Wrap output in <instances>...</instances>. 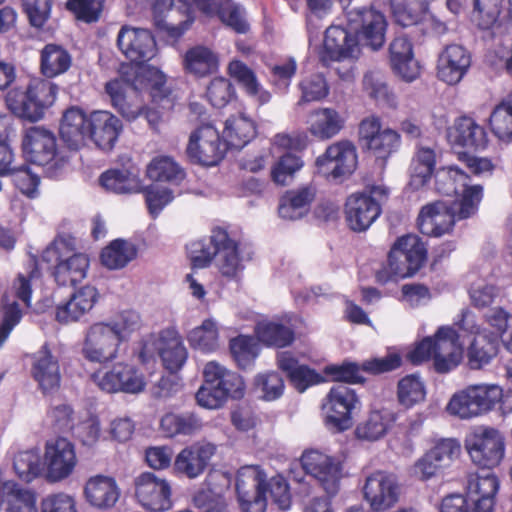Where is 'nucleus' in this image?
Listing matches in <instances>:
<instances>
[{"instance_id":"obj_1","label":"nucleus","mask_w":512,"mask_h":512,"mask_svg":"<svg viewBox=\"0 0 512 512\" xmlns=\"http://www.w3.org/2000/svg\"><path fill=\"white\" fill-rule=\"evenodd\" d=\"M106 92L113 107L127 121H134L144 112V103L138 92L148 91L152 101L163 109L174 105L170 91L166 87L165 75L154 66L137 67L134 78L115 79L106 84Z\"/></svg>"},{"instance_id":"obj_2","label":"nucleus","mask_w":512,"mask_h":512,"mask_svg":"<svg viewBox=\"0 0 512 512\" xmlns=\"http://www.w3.org/2000/svg\"><path fill=\"white\" fill-rule=\"evenodd\" d=\"M58 93L56 84L45 79H33L25 90L13 89L6 96L9 110L19 118L35 122L51 107Z\"/></svg>"},{"instance_id":"obj_3","label":"nucleus","mask_w":512,"mask_h":512,"mask_svg":"<svg viewBox=\"0 0 512 512\" xmlns=\"http://www.w3.org/2000/svg\"><path fill=\"white\" fill-rule=\"evenodd\" d=\"M427 250L416 235H405L392 246L387 265L377 272L381 283L413 276L426 260Z\"/></svg>"},{"instance_id":"obj_4","label":"nucleus","mask_w":512,"mask_h":512,"mask_svg":"<svg viewBox=\"0 0 512 512\" xmlns=\"http://www.w3.org/2000/svg\"><path fill=\"white\" fill-rule=\"evenodd\" d=\"M159 354L164 367L174 373L187 361L188 351L180 334L173 328L162 330L159 334H150L142 341L140 360L145 363L155 354Z\"/></svg>"},{"instance_id":"obj_5","label":"nucleus","mask_w":512,"mask_h":512,"mask_svg":"<svg viewBox=\"0 0 512 512\" xmlns=\"http://www.w3.org/2000/svg\"><path fill=\"white\" fill-rule=\"evenodd\" d=\"M503 396L497 385H471L455 393L447 405V411L461 419H471L490 411Z\"/></svg>"},{"instance_id":"obj_6","label":"nucleus","mask_w":512,"mask_h":512,"mask_svg":"<svg viewBox=\"0 0 512 512\" xmlns=\"http://www.w3.org/2000/svg\"><path fill=\"white\" fill-rule=\"evenodd\" d=\"M465 448L475 465L490 470L504 458L505 438L493 427L477 426L467 434Z\"/></svg>"},{"instance_id":"obj_7","label":"nucleus","mask_w":512,"mask_h":512,"mask_svg":"<svg viewBox=\"0 0 512 512\" xmlns=\"http://www.w3.org/2000/svg\"><path fill=\"white\" fill-rule=\"evenodd\" d=\"M42 259L55 265L54 277L59 285H75L87 275L89 258L84 253H71L64 240H56L42 254Z\"/></svg>"},{"instance_id":"obj_8","label":"nucleus","mask_w":512,"mask_h":512,"mask_svg":"<svg viewBox=\"0 0 512 512\" xmlns=\"http://www.w3.org/2000/svg\"><path fill=\"white\" fill-rule=\"evenodd\" d=\"M91 379L101 391L109 394L137 395L142 393L147 385L144 374L135 365L125 362L98 369L92 374Z\"/></svg>"},{"instance_id":"obj_9","label":"nucleus","mask_w":512,"mask_h":512,"mask_svg":"<svg viewBox=\"0 0 512 512\" xmlns=\"http://www.w3.org/2000/svg\"><path fill=\"white\" fill-rule=\"evenodd\" d=\"M201 0H155L153 19L155 25L173 38L186 33L195 20L194 8L199 9Z\"/></svg>"},{"instance_id":"obj_10","label":"nucleus","mask_w":512,"mask_h":512,"mask_svg":"<svg viewBox=\"0 0 512 512\" xmlns=\"http://www.w3.org/2000/svg\"><path fill=\"white\" fill-rule=\"evenodd\" d=\"M22 145L29 160L46 167V173L50 177L57 176L66 164L65 159L58 154L55 135L44 127L35 126L28 129Z\"/></svg>"},{"instance_id":"obj_11","label":"nucleus","mask_w":512,"mask_h":512,"mask_svg":"<svg viewBox=\"0 0 512 512\" xmlns=\"http://www.w3.org/2000/svg\"><path fill=\"white\" fill-rule=\"evenodd\" d=\"M441 175L451 183L447 187L439 186V191L447 195L461 192V198L449 207L451 212L455 214L456 221L475 215L483 197V187L479 184L470 185L469 176L457 166H448L442 169Z\"/></svg>"},{"instance_id":"obj_12","label":"nucleus","mask_w":512,"mask_h":512,"mask_svg":"<svg viewBox=\"0 0 512 512\" xmlns=\"http://www.w3.org/2000/svg\"><path fill=\"white\" fill-rule=\"evenodd\" d=\"M121 345L108 323L103 320L86 328L80 352L89 363L107 364L119 358Z\"/></svg>"},{"instance_id":"obj_13","label":"nucleus","mask_w":512,"mask_h":512,"mask_svg":"<svg viewBox=\"0 0 512 512\" xmlns=\"http://www.w3.org/2000/svg\"><path fill=\"white\" fill-rule=\"evenodd\" d=\"M78 464L74 443L65 437L48 439L44 445L43 467L49 482H61L70 477Z\"/></svg>"},{"instance_id":"obj_14","label":"nucleus","mask_w":512,"mask_h":512,"mask_svg":"<svg viewBox=\"0 0 512 512\" xmlns=\"http://www.w3.org/2000/svg\"><path fill=\"white\" fill-rule=\"evenodd\" d=\"M347 25L362 45L377 50L385 42L386 20L373 8H346Z\"/></svg>"},{"instance_id":"obj_15","label":"nucleus","mask_w":512,"mask_h":512,"mask_svg":"<svg viewBox=\"0 0 512 512\" xmlns=\"http://www.w3.org/2000/svg\"><path fill=\"white\" fill-rule=\"evenodd\" d=\"M236 492L242 512L266 511V474L259 466L246 465L238 470Z\"/></svg>"},{"instance_id":"obj_16","label":"nucleus","mask_w":512,"mask_h":512,"mask_svg":"<svg viewBox=\"0 0 512 512\" xmlns=\"http://www.w3.org/2000/svg\"><path fill=\"white\" fill-rule=\"evenodd\" d=\"M362 493L372 511L384 512L399 501L401 485L395 474L377 470L365 477Z\"/></svg>"},{"instance_id":"obj_17","label":"nucleus","mask_w":512,"mask_h":512,"mask_svg":"<svg viewBox=\"0 0 512 512\" xmlns=\"http://www.w3.org/2000/svg\"><path fill=\"white\" fill-rule=\"evenodd\" d=\"M357 150L348 140H340L327 147L315 161L317 172L327 179L343 180L357 167Z\"/></svg>"},{"instance_id":"obj_18","label":"nucleus","mask_w":512,"mask_h":512,"mask_svg":"<svg viewBox=\"0 0 512 512\" xmlns=\"http://www.w3.org/2000/svg\"><path fill=\"white\" fill-rule=\"evenodd\" d=\"M359 405L355 391L346 384L334 385L327 394L322 408L326 425L335 431H345L352 426V411Z\"/></svg>"},{"instance_id":"obj_19","label":"nucleus","mask_w":512,"mask_h":512,"mask_svg":"<svg viewBox=\"0 0 512 512\" xmlns=\"http://www.w3.org/2000/svg\"><path fill=\"white\" fill-rule=\"evenodd\" d=\"M301 463L305 472L314 477L327 494H337L344 475L343 464L339 458L318 450H310L302 455Z\"/></svg>"},{"instance_id":"obj_20","label":"nucleus","mask_w":512,"mask_h":512,"mask_svg":"<svg viewBox=\"0 0 512 512\" xmlns=\"http://www.w3.org/2000/svg\"><path fill=\"white\" fill-rule=\"evenodd\" d=\"M172 489L169 481L152 472H144L135 478V496L139 504L151 512L171 509Z\"/></svg>"},{"instance_id":"obj_21","label":"nucleus","mask_w":512,"mask_h":512,"mask_svg":"<svg viewBox=\"0 0 512 512\" xmlns=\"http://www.w3.org/2000/svg\"><path fill=\"white\" fill-rule=\"evenodd\" d=\"M227 150L225 143L220 141L216 128L204 125L191 133L187 145L190 159L201 165L213 166L218 164Z\"/></svg>"},{"instance_id":"obj_22","label":"nucleus","mask_w":512,"mask_h":512,"mask_svg":"<svg viewBox=\"0 0 512 512\" xmlns=\"http://www.w3.org/2000/svg\"><path fill=\"white\" fill-rule=\"evenodd\" d=\"M460 328L475 335L467 353L469 366L472 369H481L488 365L498 352L497 335L488 334L486 329L481 330L470 313L462 315Z\"/></svg>"},{"instance_id":"obj_23","label":"nucleus","mask_w":512,"mask_h":512,"mask_svg":"<svg viewBox=\"0 0 512 512\" xmlns=\"http://www.w3.org/2000/svg\"><path fill=\"white\" fill-rule=\"evenodd\" d=\"M117 44L122 53L137 64L132 67V74L142 63L153 59L157 54L156 42L152 34L146 29H137L124 26L118 33Z\"/></svg>"},{"instance_id":"obj_24","label":"nucleus","mask_w":512,"mask_h":512,"mask_svg":"<svg viewBox=\"0 0 512 512\" xmlns=\"http://www.w3.org/2000/svg\"><path fill=\"white\" fill-rule=\"evenodd\" d=\"M211 243L216 247V265L221 275L237 280L244 270L240 244L223 229L213 230Z\"/></svg>"},{"instance_id":"obj_25","label":"nucleus","mask_w":512,"mask_h":512,"mask_svg":"<svg viewBox=\"0 0 512 512\" xmlns=\"http://www.w3.org/2000/svg\"><path fill=\"white\" fill-rule=\"evenodd\" d=\"M499 480L490 470L470 473L467 478L466 498L474 512H492Z\"/></svg>"},{"instance_id":"obj_26","label":"nucleus","mask_w":512,"mask_h":512,"mask_svg":"<svg viewBox=\"0 0 512 512\" xmlns=\"http://www.w3.org/2000/svg\"><path fill=\"white\" fill-rule=\"evenodd\" d=\"M216 446L205 441L195 442L183 448L175 457L174 472L189 479L198 478L206 470Z\"/></svg>"},{"instance_id":"obj_27","label":"nucleus","mask_w":512,"mask_h":512,"mask_svg":"<svg viewBox=\"0 0 512 512\" xmlns=\"http://www.w3.org/2000/svg\"><path fill=\"white\" fill-rule=\"evenodd\" d=\"M360 136L366 146L379 158H387L400 147L401 138L393 129H381L377 117L364 119L360 124Z\"/></svg>"},{"instance_id":"obj_28","label":"nucleus","mask_w":512,"mask_h":512,"mask_svg":"<svg viewBox=\"0 0 512 512\" xmlns=\"http://www.w3.org/2000/svg\"><path fill=\"white\" fill-rule=\"evenodd\" d=\"M463 348L458 333L448 326L440 327L434 336V366L440 373L454 369L461 362Z\"/></svg>"},{"instance_id":"obj_29","label":"nucleus","mask_w":512,"mask_h":512,"mask_svg":"<svg viewBox=\"0 0 512 512\" xmlns=\"http://www.w3.org/2000/svg\"><path fill=\"white\" fill-rule=\"evenodd\" d=\"M471 65L470 53L461 45L446 46L438 56L437 76L449 84L459 83Z\"/></svg>"},{"instance_id":"obj_30","label":"nucleus","mask_w":512,"mask_h":512,"mask_svg":"<svg viewBox=\"0 0 512 512\" xmlns=\"http://www.w3.org/2000/svg\"><path fill=\"white\" fill-rule=\"evenodd\" d=\"M120 493L116 480L103 474L89 477L83 489L87 503L99 510H108L114 507L119 500Z\"/></svg>"},{"instance_id":"obj_31","label":"nucleus","mask_w":512,"mask_h":512,"mask_svg":"<svg viewBox=\"0 0 512 512\" xmlns=\"http://www.w3.org/2000/svg\"><path fill=\"white\" fill-rule=\"evenodd\" d=\"M381 214L376 201L370 199L366 192L350 195L345 204L346 221L354 231H365Z\"/></svg>"},{"instance_id":"obj_32","label":"nucleus","mask_w":512,"mask_h":512,"mask_svg":"<svg viewBox=\"0 0 512 512\" xmlns=\"http://www.w3.org/2000/svg\"><path fill=\"white\" fill-rule=\"evenodd\" d=\"M227 473L216 471L206 479V488L198 491L193 498L194 504L203 512H228L223 493L230 486Z\"/></svg>"},{"instance_id":"obj_33","label":"nucleus","mask_w":512,"mask_h":512,"mask_svg":"<svg viewBox=\"0 0 512 512\" xmlns=\"http://www.w3.org/2000/svg\"><path fill=\"white\" fill-rule=\"evenodd\" d=\"M455 222V214L442 201L423 206L418 216V227L421 233L434 237L448 233Z\"/></svg>"},{"instance_id":"obj_34","label":"nucleus","mask_w":512,"mask_h":512,"mask_svg":"<svg viewBox=\"0 0 512 512\" xmlns=\"http://www.w3.org/2000/svg\"><path fill=\"white\" fill-rule=\"evenodd\" d=\"M31 373L43 393L56 391L60 386L61 373L58 359L47 346H43L32 358Z\"/></svg>"},{"instance_id":"obj_35","label":"nucleus","mask_w":512,"mask_h":512,"mask_svg":"<svg viewBox=\"0 0 512 512\" xmlns=\"http://www.w3.org/2000/svg\"><path fill=\"white\" fill-rule=\"evenodd\" d=\"M182 64L186 73L195 78H205L218 72L220 56L211 47L196 44L185 51Z\"/></svg>"},{"instance_id":"obj_36","label":"nucleus","mask_w":512,"mask_h":512,"mask_svg":"<svg viewBox=\"0 0 512 512\" xmlns=\"http://www.w3.org/2000/svg\"><path fill=\"white\" fill-rule=\"evenodd\" d=\"M122 129L121 120L109 111L98 110L90 114L89 138L101 149H112Z\"/></svg>"},{"instance_id":"obj_37","label":"nucleus","mask_w":512,"mask_h":512,"mask_svg":"<svg viewBox=\"0 0 512 512\" xmlns=\"http://www.w3.org/2000/svg\"><path fill=\"white\" fill-rule=\"evenodd\" d=\"M90 116L79 107L68 108L62 116L60 123V136L71 148L79 149L89 138Z\"/></svg>"},{"instance_id":"obj_38","label":"nucleus","mask_w":512,"mask_h":512,"mask_svg":"<svg viewBox=\"0 0 512 512\" xmlns=\"http://www.w3.org/2000/svg\"><path fill=\"white\" fill-rule=\"evenodd\" d=\"M389 51L394 72L406 82L414 81L420 74V66L414 58L410 40L405 36L396 37Z\"/></svg>"},{"instance_id":"obj_39","label":"nucleus","mask_w":512,"mask_h":512,"mask_svg":"<svg viewBox=\"0 0 512 512\" xmlns=\"http://www.w3.org/2000/svg\"><path fill=\"white\" fill-rule=\"evenodd\" d=\"M345 122L344 115L332 107L314 109L307 119L309 132L320 140H328L338 135Z\"/></svg>"},{"instance_id":"obj_40","label":"nucleus","mask_w":512,"mask_h":512,"mask_svg":"<svg viewBox=\"0 0 512 512\" xmlns=\"http://www.w3.org/2000/svg\"><path fill=\"white\" fill-rule=\"evenodd\" d=\"M350 29L332 25L326 29L324 53L330 59L357 58L360 52L357 39Z\"/></svg>"},{"instance_id":"obj_41","label":"nucleus","mask_w":512,"mask_h":512,"mask_svg":"<svg viewBox=\"0 0 512 512\" xmlns=\"http://www.w3.org/2000/svg\"><path fill=\"white\" fill-rule=\"evenodd\" d=\"M98 299V292L93 286H84L76 291L70 299L56 309V319L60 323L78 321L88 313Z\"/></svg>"},{"instance_id":"obj_42","label":"nucleus","mask_w":512,"mask_h":512,"mask_svg":"<svg viewBox=\"0 0 512 512\" xmlns=\"http://www.w3.org/2000/svg\"><path fill=\"white\" fill-rule=\"evenodd\" d=\"M228 75L233 78L245 93L264 105L270 102L272 94L259 82L255 72L240 60L233 59L227 66Z\"/></svg>"},{"instance_id":"obj_43","label":"nucleus","mask_w":512,"mask_h":512,"mask_svg":"<svg viewBox=\"0 0 512 512\" xmlns=\"http://www.w3.org/2000/svg\"><path fill=\"white\" fill-rule=\"evenodd\" d=\"M448 140L453 145L469 148H484L487 144V135L482 126L470 117H460L447 133Z\"/></svg>"},{"instance_id":"obj_44","label":"nucleus","mask_w":512,"mask_h":512,"mask_svg":"<svg viewBox=\"0 0 512 512\" xmlns=\"http://www.w3.org/2000/svg\"><path fill=\"white\" fill-rule=\"evenodd\" d=\"M279 369L286 374L291 384L299 391L304 392L308 387L318 384L322 377L306 365L299 364L291 352L284 351L277 355Z\"/></svg>"},{"instance_id":"obj_45","label":"nucleus","mask_w":512,"mask_h":512,"mask_svg":"<svg viewBox=\"0 0 512 512\" xmlns=\"http://www.w3.org/2000/svg\"><path fill=\"white\" fill-rule=\"evenodd\" d=\"M199 10L207 15L217 14L224 24L237 33H245L249 28L243 10L232 0H201Z\"/></svg>"},{"instance_id":"obj_46","label":"nucleus","mask_w":512,"mask_h":512,"mask_svg":"<svg viewBox=\"0 0 512 512\" xmlns=\"http://www.w3.org/2000/svg\"><path fill=\"white\" fill-rule=\"evenodd\" d=\"M316 190L312 186H304L287 191L281 198L278 212L281 218L297 220L305 216L315 199Z\"/></svg>"},{"instance_id":"obj_47","label":"nucleus","mask_w":512,"mask_h":512,"mask_svg":"<svg viewBox=\"0 0 512 512\" xmlns=\"http://www.w3.org/2000/svg\"><path fill=\"white\" fill-rule=\"evenodd\" d=\"M256 135L255 122L245 113L232 115L225 121L223 138L226 147L241 149Z\"/></svg>"},{"instance_id":"obj_48","label":"nucleus","mask_w":512,"mask_h":512,"mask_svg":"<svg viewBox=\"0 0 512 512\" xmlns=\"http://www.w3.org/2000/svg\"><path fill=\"white\" fill-rule=\"evenodd\" d=\"M436 166V152L433 148L418 145L411 159L409 173L411 188L418 190L431 179Z\"/></svg>"},{"instance_id":"obj_49","label":"nucleus","mask_w":512,"mask_h":512,"mask_svg":"<svg viewBox=\"0 0 512 512\" xmlns=\"http://www.w3.org/2000/svg\"><path fill=\"white\" fill-rule=\"evenodd\" d=\"M394 421L393 412L387 409L373 410L357 425L355 435L361 440L376 441L386 435Z\"/></svg>"},{"instance_id":"obj_50","label":"nucleus","mask_w":512,"mask_h":512,"mask_svg":"<svg viewBox=\"0 0 512 512\" xmlns=\"http://www.w3.org/2000/svg\"><path fill=\"white\" fill-rule=\"evenodd\" d=\"M162 432L167 437L192 436L203 428V421L193 412L167 413L160 421Z\"/></svg>"},{"instance_id":"obj_51","label":"nucleus","mask_w":512,"mask_h":512,"mask_svg":"<svg viewBox=\"0 0 512 512\" xmlns=\"http://www.w3.org/2000/svg\"><path fill=\"white\" fill-rule=\"evenodd\" d=\"M136 245L128 240L115 239L103 248L100 259L103 266L110 270L122 269L137 256Z\"/></svg>"},{"instance_id":"obj_52","label":"nucleus","mask_w":512,"mask_h":512,"mask_svg":"<svg viewBox=\"0 0 512 512\" xmlns=\"http://www.w3.org/2000/svg\"><path fill=\"white\" fill-rule=\"evenodd\" d=\"M254 331L257 339L266 346L286 347L294 340L292 328L278 320L259 321Z\"/></svg>"},{"instance_id":"obj_53","label":"nucleus","mask_w":512,"mask_h":512,"mask_svg":"<svg viewBox=\"0 0 512 512\" xmlns=\"http://www.w3.org/2000/svg\"><path fill=\"white\" fill-rule=\"evenodd\" d=\"M187 340L194 349L204 353L215 352L220 346L217 322L212 318L205 319L201 325L188 332Z\"/></svg>"},{"instance_id":"obj_54","label":"nucleus","mask_w":512,"mask_h":512,"mask_svg":"<svg viewBox=\"0 0 512 512\" xmlns=\"http://www.w3.org/2000/svg\"><path fill=\"white\" fill-rule=\"evenodd\" d=\"M41 456L38 448L18 450L12 457V468L16 476L29 483L36 479L42 471Z\"/></svg>"},{"instance_id":"obj_55","label":"nucleus","mask_w":512,"mask_h":512,"mask_svg":"<svg viewBox=\"0 0 512 512\" xmlns=\"http://www.w3.org/2000/svg\"><path fill=\"white\" fill-rule=\"evenodd\" d=\"M71 66V56L61 46L47 44L41 51V71L52 78L63 74Z\"/></svg>"},{"instance_id":"obj_56","label":"nucleus","mask_w":512,"mask_h":512,"mask_svg":"<svg viewBox=\"0 0 512 512\" xmlns=\"http://www.w3.org/2000/svg\"><path fill=\"white\" fill-rule=\"evenodd\" d=\"M149 179L159 182L180 183L185 173L169 156H157L151 160L146 169Z\"/></svg>"},{"instance_id":"obj_57","label":"nucleus","mask_w":512,"mask_h":512,"mask_svg":"<svg viewBox=\"0 0 512 512\" xmlns=\"http://www.w3.org/2000/svg\"><path fill=\"white\" fill-rule=\"evenodd\" d=\"M101 185L116 194H130L141 191V180L128 171L109 170L100 177Z\"/></svg>"},{"instance_id":"obj_58","label":"nucleus","mask_w":512,"mask_h":512,"mask_svg":"<svg viewBox=\"0 0 512 512\" xmlns=\"http://www.w3.org/2000/svg\"><path fill=\"white\" fill-rule=\"evenodd\" d=\"M492 132L502 141H512V96L498 104L489 118Z\"/></svg>"},{"instance_id":"obj_59","label":"nucleus","mask_w":512,"mask_h":512,"mask_svg":"<svg viewBox=\"0 0 512 512\" xmlns=\"http://www.w3.org/2000/svg\"><path fill=\"white\" fill-rule=\"evenodd\" d=\"M425 396V386L419 376L412 374L399 380L397 385V399L402 406L411 408L424 401Z\"/></svg>"},{"instance_id":"obj_60","label":"nucleus","mask_w":512,"mask_h":512,"mask_svg":"<svg viewBox=\"0 0 512 512\" xmlns=\"http://www.w3.org/2000/svg\"><path fill=\"white\" fill-rule=\"evenodd\" d=\"M229 348L233 359L242 369L252 366L259 354V346L251 336L239 335L232 338Z\"/></svg>"},{"instance_id":"obj_61","label":"nucleus","mask_w":512,"mask_h":512,"mask_svg":"<svg viewBox=\"0 0 512 512\" xmlns=\"http://www.w3.org/2000/svg\"><path fill=\"white\" fill-rule=\"evenodd\" d=\"M271 73L270 84L278 93L288 92L292 78L296 74L297 62L293 57H287L279 60L277 63L269 65Z\"/></svg>"},{"instance_id":"obj_62","label":"nucleus","mask_w":512,"mask_h":512,"mask_svg":"<svg viewBox=\"0 0 512 512\" xmlns=\"http://www.w3.org/2000/svg\"><path fill=\"white\" fill-rule=\"evenodd\" d=\"M104 321L108 323L121 344L126 342L141 326L140 315L134 310L122 311Z\"/></svg>"},{"instance_id":"obj_63","label":"nucleus","mask_w":512,"mask_h":512,"mask_svg":"<svg viewBox=\"0 0 512 512\" xmlns=\"http://www.w3.org/2000/svg\"><path fill=\"white\" fill-rule=\"evenodd\" d=\"M4 503L5 512H38L36 494L29 489H12Z\"/></svg>"},{"instance_id":"obj_64","label":"nucleus","mask_w":512,"mask_h":512,"mask_svg":"<svg viewBox=\"0 0 512 512\" xmlns=\"http://www.w3.org/2000/svg\"><path fill=\"white\" fill-rule=\"evenodd\" d=\"M299 89L302 95L297 102L298 106L306 102L322 100L329 94V86L322 74H313L304 78L299 83Z\"/></svg>"}]
</instances>
